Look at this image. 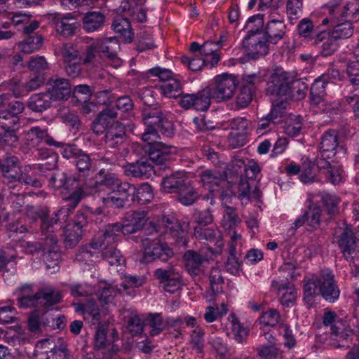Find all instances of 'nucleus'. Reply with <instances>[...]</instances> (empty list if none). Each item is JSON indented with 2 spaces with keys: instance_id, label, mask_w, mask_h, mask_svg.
<instances>
[{
  "instance_id": "1",
  "label": "nucleus",
  "mask_w": 359,
  "mask_h": 359,
  "mask_svg": "<svg viewBox=\"0 0 359 359\" xmlns=\"http://www.w3.org/2000/svg\"><path fill=\"white\" fill-rule=\"evenodd\" d=\"M17 304L21 309H48L59 304L62 299L61 292L51 287H43L34 293L33 285L25 284L15 292Z\"/></svg>"
},
{
  "instance_id": "2",
  "label": "nucleus",
  "mask_w": 359,
  "mask_h": 359,
  "mask_svg": "<svg viewBox=\"0 0 359 359\" xmlns=\"http://www.w3.org/2000/svg\"><path fill=\"white\" fill-rule=\"evenodd\" d=\"M96 177L98 180L95 184H90L85 180L75 187L72 191L64 198L65 202L67 203L69 210H74L82 200L92 196L96 192V185L106 187L111 191L123 182L118 178L114 173L105 169L100 170Z\"/></svg>"
},
{
  "instance_id": "3",
  "label": "nucleus",
  "mask_w": 359,
  "mask_h": 359,
  "mask_svg": "<svg viewBox=\"0 0 359 359\" xmlns=\"http://www.w3.org/2000/svg\"><path fill=\"white\" fill-rule=\"evenodd\" d=\"M334 275L328 269L321 271L319 275L304 279V299L309 306L314 304L315 298L318 295L330 302H334Z\"/></svg>"
},
{
  "instance_id": "4",
  "label": "nucleus",
  "mask_w": 359,
  "mask_h": 359,
  "mask_svg": "<svg viewBox=\"0 0 359 359\" xmlns=\"http://www.w3.org/2000/svg\"><path fill=\"white\" fill-rule=\"evenodd\" d=\"M253 22H257L256 28H252L248 32V34L243 40L242 48L250 58L257 60L269 53L271 42L259 29L264 25V15L257 14L250 17L246 26L249 27Z\"/></svg>"
},
{
  "instance_id": "5",
  "label": "nucleus",
  "mask_w": 359,
  "mask_h": 359,
  "mask_svg": "<svg viewBox=\"0 0 359 359\" xmlns=\"http://www.w3.org/2000/svg\"><path fill=\"white\" fill-rule=\"evenodd\" d=\"M67 207V204L66 205ZM69 210L67 208H61L55 212L51 217H49L50 210L46 205H27L25 208V215L29 224H36L39 222V226L41 231L53 228L60 220L66 217Z\"/></svg>"
},
{
  "instance_id": "6",
  "label": "nucleus",
  "mask_w": 359,
  "mask_h": 359,
  "mask_svg": "<svg viewBox=\"0 0 359 359\" xmlns=\"http://www.w3.org/2000/svg\"><path fill=\"white\" fill-rule=\"evenodd\" d=\"M123 219L124 235L133 234L143 229L146 233L151 234L158 230L156 223L154 221H149L148 212L145 210L128 212Z\"/></svg>"
},
{
  "instance_id": "7",
  "label": "nucleus",
  "mask_w": 359,
  "mask_h": 359,
  "mask_svg": "<svg viewBox=\"0 0 359 359\" xmlns=\"http://www.w3.org/2000/svg\"><path fill=\"white\" fill-rule=\"evenodd\" d=\"M142 244L144 248L143 259L146 262L156 260L168 262L174 256L172 249L158 239L151 240L147 238L142 241Z\"/></svg>"
},
{
  "instance_id": "8",
  "label": "nucleus",
  "mask_w": 359,
  "mask_h": 359,
  "mask_svg": "<svg viewBox=\"0 0 359 359\" xmlns=\"http://www.w3.org/2000/svg\"><path fill=\"white\" fill-rule=\"evenodd\" d=\"M62 154L65 158L74 159L76 168L82 176H88L94 169L95 162L90 154L75 145L65 146Z\"/></svg>"
},
{
  "instance_id": "9",
  "label": "nucleus",
  "mask_w": 359,
  "mask_h": 359,
  "mask_svg": "<svg viewBox=\"0 0 359 359\" xmlns=\"http://www.w3.org/2000/svg\"><path fill=\"white\" fill-rule=\"evenodd\" d=\"M215 86L211 88L212 98L217 102L231 99L237 87L236 77L233 75L223 74L215 77Z\"/></svg>"
},
{
  "instance_id": "10",
  "label": "nucleus",
  "mask_w": 359,
  "mask_h": 359,
  "mask_svg": "<svg viewBox=\"0 0 359 359\" xmlns=\"http://www.w3.org/2000/svg\"><path fill=\"white\" fill-rule=\"evenodd\" d=\"M34 359H72L68 353L67 345L56 346L45 339L38 341L34 352Z\"/></svg>"
},
{
  "instance_id": "11",
  "label": "nucleus",
  "mask_w": 359,
  "mask_h": 359,
  "mask_svg": "<svg viewBox=\"0 0 359 359\" xmlns=\"http://www.w3.org/2000/svg\"><path fill=\"white\" fill-rule=\"evenodd\" d=\"M194 236L197 240L205 244L214 245V248L208 247L205 248L210 254L217 255L222 252L224 243L219 231L209 226L194 227Z\"/></svg>"
},
{
  "instance_id": "12",
  "label": "nucleus",
  "mask_w": 359,
  "mask_h": 359,
  "mask_svg": "<svg viewBox=\"0 0 359 359\" xmlns=\"http://www.w3.org/2000/svg\"><path fill=\"white\" fill-rule=\"evenodd\" d=\"M25 104L20 101L9 102L4 109L0 110V127L1 129H19L20 114L25 110Z\"/></svg>"
},
{
  "instance_id": "13",
  "label": "nucleus",
  "mask_w": 359,
  "mask_h": 359,
  "mask_svg": "<svg viewBox=\"0 0 359 359\" xmlns=\"http://www.w3.org/2000/svg\"><path fill=\"white\" fill-rule=\"evenodd\" d=\"M293 76L287 72H276L269 78L266 93L268 95H275L286 97L289 93Z\"/></svg>"
},
{
  "instance_id": "14",
  "label": "nucleus",
  "mask_w": 359,
  "mask_h": 359,
  "mask_svg": "<svg viewBox=\"0 0 359 359\" xmlns=\"http://www.w3.org/2000/svg\"><path fill=\"white\" fill-rule=\"evenodd\" d=\"M31 169L29 165L26 166L24 170L22 169V166L20 165V168L15 170H11L9 173L15 176L16 175L18 177H16V180H11L9 179V182L6 181V172L2 175L3 182L8 187L9 189L20 191L22 189V185L31 186L35 188H39L42 186L41 181L32 177L29 174V170Z\"/></svg>"
},
{
  "instance_id": "15",
  "label": "nucleus",
  "mask_w": 359,
  "mask_h": 359,
  "mask_svg": "<svg viewBox=\"0 0 359 359\" xmlns=\"http://www.w3.org/2000/svg\"><path fill=\"white\" fill-rule=\"evenodd\" d=\"M212 255L207 251L205 248L200 249L198 251L187 250L183 255L186 269L192 276L198 275L203 262L211 259Z\"/></svg>"
},
{
  "instance_id": "16",
  "label": "nucleus",
  "mask_w": 359,
  "mask_h": 359,
  "mask_svg": "<svg viewBox=\"0 0 359 359\" xmlns=\"http://www.w3.org/2000/svg\"><path fill=\"white\" fill-rule=\"evenodd\" d=\"M97 48L101 57H105L114 67L121 65V60L118 57L120 50V43L116 37H109L103 40H97Z\"/></svg>"
},
{
  "instance_id": "17",
  "label": "nucleus",
  "mask_w": 359,
  "mask_h": 359,
  "mask_svg": "<svg viewBox=\"0 0 359 359\" xmlns=\"http://www.w3.org/2000/svg\"><path fill=\"white\" fill-rule=\"evenodd\" d=\"M172 147L161 142L147 146L145 152L151 161L157 165L167 168L171 158Z\"/></svg>"
},
{
  "instance_id": "18",
  "label": "nucleus",
  "mask_w": 359,
  "mask_h": 359,
  "mask_svg": "<svg viewBox=\"0 0 359 359\" xmlns=\"http://www.w3.org/2000/svg\"><path fill=\"white\" fill-rule=\"evenodd\" d=\"M116 118L117 111L116 109L106 107L98 112L91 123L90 129L97 135H102L116 122L115 121Z\"/></svg>"
},
{
  "instance_id": "19",
  "label": "nucleus",
  "mask_w": 359,
  "mask_h": 359,
  "mask_svg": "<svg viewBox=\"0 0 359 359\" xmlns=\"http://www.w3.org/2000/svg\"><path fill=\"white\" fill-rule=\"evenodd\" d=\"M47 92L54 101L67 100L72 92L71 84L65 78H50L47 82Z\"/></svg>"
},
{
  "instance_id": "20",
  "label": "nucleus",
  "mask_w": 359,
  "mask_h": 359,
  "mask_svg": "<svg viewBox=\"0 0 359 359\" xmlns=\"http://www.w3.org/2000/svg\"><path fill=\"white\" fill-rule=\"evenodd\" d=\"M124 174L127 177L135 178H148L154 171V166L146 157H141L133 163H128L123 166Z\"/></svg>"
},
{
  "instance_id": "21",
  "label": "nucleus",
  "mask_w": 359,
  "mask_h": 359,
  "mask_svg": "<svg viewBox=\"0 0 359 359\" xmlns=\"http://www.w3.org/2000/svg\"><path fill=\"white\" fill-rule=\"evenodd\" d=\"M120 232L123 233V226L121 223L109 224L105 226L102 236L93 241L90 245L93 249H99L104 245H116Z\"/></svg>"
},
{
  "instance_id": "22",
  "label": "nucleus",
  "mask_w": 359,
  "mask_h": 359,
  "mask_svg": "<svg viewBox=\"0 0 359 359\" xmlns=\"http://www.w3.org/2000/svg\"><path fill=\"white\" fill-rule=\"evenodd\" d=\"M187 183V175L184 171L173 172L163 177L161 185L163 191L176 194Z\"/></svg>"
},
{
  "instance_id": "23",
  "label": "nucleus",
  "mask_w": 359,
  "mask_h": 359,
  "mask_svg": "<svg viewBox=\"0 0 359 359\" xmlns=\"http://www.w3.org/2000/svg\"><path fill=\"white\" fill-rule=\"evenodd\" d=\"M53 20L57 32L65 37L74 35L79 27L76 18L71 13L64 15L56 14Z\"/></svg>"
},
{
  "instance_id": "24",
  "label": "nucleus",
  "mask_w": 359,
  "mask_h": 359,
  "mask_svg": "<svg viewBox=\"0 0 359 359\" xmlns=\"http://www.w3.org/2000/svg\"><path fill=\"white\" fill-rule=\"evenodd\" d=\"M127 140L124 125L119 121L114 123L105 133L104 142L109 148H118Z\"/></svg>"
},
{
  "instance_id": "25",
  "label": "nucleus",
  "mask_w": 359,
  "mask_h": 359,
  "mask_svg": "<svg viewBox=\"0 0 359 359\" xmlns=\"http://www.w3.org/2000/svg\"><path fill=\"white\" fill-rule=\"evenodd\" d=\"M147 0H122L120 8L127 15L139 22L147 20V11L142 7Z\"/></svg>"
},
{
  "instance_id": "26",
  "label": "nucleus",
  "mask_w": 359,
  "mask_h": 359,
  "mask_svg": "<svg viewBox=\"0 0 359 359\" xmlns=\"http://www.w3.org/2000/svg\"><path fill=\"white\" fill-rule=\"evenodd\" d=\"M322 158L316 160V165L319 169L327 170V175L329 181L335 184V176L334 170L337 165L336 154L337 149H321Z\"/></svg>"
},
{
  "instance_id": "27",
  "label": "nucleus",
  "mask_w": 359,
  "mask_h": 359,
  "mask_svg": "<svg viewBox=\"0 0 359 359\" xmlns=\"http://www.w3.org/2000/svg\"><path fill=\"white\" fill-rule=\"evenodd\" d=\"M359 231L353 233L349 229H345L343 234L341 236L339 245L341 249L345 258L348 259L356 250H359Z\"/></svg>"
},
{
  "instance_id": "28",
  "label": "nucleus",
  "mask_w": 359,
  "mask_h": 359,
  "mask_svg": "<svg viewBox=\"0 0 359 359\" xmlns=\"http://www.w3.org/2000/svg\"><path fill=\"white\" fill-rule=\"evenodd\" d=\"M53 101V100L46 91L33 94L29 98L27 105L32 111L42 113L51 107Z\"/></svg>"
},
{
  "instance_id": "29",
  "label": "nucleus",
  "mask_w": 359,
  "mask_h": 359,
  "mask_svg": "<svg viewBox=\"0 0 359 359\" xmlns=\"http://www.w3.org/2000/svg\"><path fill=\"white\" fill-rule=\"evenodd\" d=\"M106 21V16L100 11H88L82 18L83 28L86 32H93L101 29Z\"/></svg>"
},
{
  "instance_id": "30",
  "label": "nucleus",
  "mask_w": 359,
  "mask_h": 359,
  "mask_svg": "<svg viewBox=\"0 0 359 359\" xmlns=\"http://www.w3.org/2000/svg\"><path fill=\"white\" fill-rule=\"evenodd\" d=\"M286 25L283 20H271L265 27L264 34L271 43L276 44L285 34Z\"/></svg>"
},
{
  "instance_id": "31",
  "label": "nucleus",
  "mask_w": 359,
  "mask_h": 359,
  "mask_svg": "<svg viewBox=\"0 0 359 359\" xmlns=\"http://www.w3.org/2000/svg\"><path fill=\"white\" fill-rule=\"evenodd\" d=\"M337 33L335 29L323 30L316 35V40L323 41L327 40L322 45V54L324 56L332 55L337 48Z\"/></svg>"
},
{
  "instance_id": "32",
  "label": "nucleus",
  "mask_w": 359,
  "mask_h": 359,
  "mask_svg": "<svg viewBox=\"0 0 359 359\" xmlns=\"http://www.w3.org/2000/svg\"><path fill=\"white\" fill-rule=\"evenodd\" d=\"M111 27L116 33L123 37L125 42L130 43L133 40V32L130 22L126 18L121 16L116 17L111 24Z\"/></svg>"
},
{
  "instance_id": "33",
  "label": "nucleus",
  "mask_w": 359,
  "mask_h": 359,
  "mask_svg": "<svg viewBox=\"0 0 359 359\" xmlns=\"http://www.w3.org/2000/svg\"><path fill=\"white\" fill-rule=\"evenodd\" d=\"M96 97L100 100L98 103L92 101H86L82 102L81 107V112L84 115H88L91 113H96L99 111V106L104 105L107 104V101L110 98V91L109 90H104L99 91L96 93Z\"/></svg>"
},
{
  "instance_id": "34",
  "label": "nucleus",
  "mask_w": 359,
  "mask_h": 359,
  "mask_svg": "<svg viewBox=\"0 0 359 359\" xmlns=\"http://www.w3.org/2000/svg\"><path fill=\"white\" fill-rule=\"evenodd\" d=\"M20 165L21 162L19 158L11 154H6L3 158L0 159V172L2 175L6 172V179L8 183L9 179L16 180V177H18L16 175L13 176L9 173L11 170L20 169Z\"/></svg>"
},
{
  "instance_id": "35",
  "label": "nucleus",
  "mask_w": 359,
  "mask_h": 359,
  "mask_svg": "<svg viewBox=\"0 0 359 359\" xmlns=\"http://www.w3.org/2000/svg\"><path fill=\"white\" fill-rule=\"evenodd\" d=\"M163 117V113L157 104L154 107H144L142 109V121L147 128H157V126Z\"/></svg>"
},
{
  "instance_id": "36",
  "label": "nucleus",
  "mask_w": 359,
  "mask_h": 359,
  "mask_svg": "<svg viewBox=\"0 0 359 359\" xmlns=\"http://www.w3.org/2000/svg\"><path fill=\"white\" fill-rule=\"evenodd\" d=\"M99 249L102 250V257L106 259L111 266H119L125 262V259L116 245H104Z\"/></svg>"
},
{
  "instance_id": "37",
  "label": "nucleus",
  "mask_w": 359,
  "mask_h": 359,
  "mask_svg": "<svg viewBox=\"0 0 359 359\" xmlns=\"http://www.w3.org/2000/svg\"><path fill=\"white\" fill-rule=\"evenodd\" d=\"M43 39L41 34L27 36L18 43V48L24 53L29 54L39 50L43 44Z\"/></svg>"
},
{
  "instance_id": "38",
  "label": "nucleus",
  "mask_w": 359,
  "mask_h": 359,
  "mask_svg": "<svg viewBox=\"0 0 359 359\" xmlns=\"http://www.w3.org/2000/svg\"><path fill=\"white\" fill-rule=\"evenodd\" d=\"M200 177L203 186L212 191L224 181L222 175L217 170H205L200 174Z\"/></svg>"
},
{
  "instance_id": "39",
  "label": "nucleus",
  "mask_w": 359,
  "mask_h": 359,
  "mask_svg": "<svg viewBox=\"0 0 359 359\" xmlns=\"http://www.w3.org/2000/svg\"><path fill=\"white\" fill-rule=\"evenodd\" d=\"M307 89L308 85L305 81L302 79H294L293 76L289 93L285 99H292L297 101L302 100L306 97Z\"/></svg>"
},
{
  "instance_id": "40",
  "label": "nucleus",
  "mask_w": 359,
  "mask_h": 359,
  "mask_svg": "<svg viewBox=\"0 0 359 359\" xmlns=\"http://www.w3.org/2000/svg\"><path fill=\"white\" fill-rule=\"evenodd\" d=\"M327 82L323 78L316 79L310 88V100L316 105L319 104L326 95L325 86Z\"/></svg>"
},
{
  "instance_id": "41",
  "label": "nucleus",
  "mask_w": 359,
  "mask_h": 359,
  "mask_svg": "<svg viewBox=\"0 0 359 359\" xmlns=\"http://www.w3.org/2000/svg\"><path fill=\"white\" fill-rule=\"evenodd\" d=\"M212 98L211 88H205L194 93V109L196 111H206L210 106V100Z\"/></svg>"
},
{
  "instance_id": "42",
  "label": "nucleus",
  "mask_w": 359,
  "mask_h": 359,
  "mask_svg": "<svg viewBox=\"0 0 359 359\" xmlns=\"http://www.w3.org/2000/svg\"><path fill=\"white\" fill-rule=\"evenodd\" d=\"M194 227L208 226L212 224L214 216L210 208L204 210L195 209L192 215Z\"/></svg>"
},
{
  "instance_id": "43",
  "label": "nucleus",
  "mask_w": 359,
  "mask_h": 359,
  "mask_svg": "<svg viewBox=\"0 0 359 359\" xmlns=\"http://www.w3.org/2000/svg\"><path fill=\"white\" fill-rule=\"evenodd\" d=\"M176 194H178V201L187 206L193 205L199 198L198 193L188 182L185 184L184 187L182 188Z\"/></svg>"
},
{
  "instance_id": "44",
  "label": "nucleus",
  "mask_w": 359,
  "mask_h": 359,
  "mask_svg": "<svg viewBox=\"0 0 359 359\" xmlns=\"http://www.w3.org/2000/svg\"><path fill=\"white\" fill-rule=\"evenodd\" d=\"M110 192L120 199L123 198L124 202L128 203L130 199L133 200L135 195V187L128 182H123Z\"/></svg>"
},
{
  "instance_id": "45",
  "label": "nucleus",
  "mask_w": 359,
  "mask_h": 359,
  "mask_svg": "<svg viewBox=\"0 0 359 359\" xmlns=\"http://www.w3.org/2000/svg\"><path fill=\"white\" fill-rule=\"evenodd\" d=\"M51 229L42 231L43 237L39 239L44 253L58 251V239Z\"/></svg>"
},
{
  "instance_id": "46",
  "label": "nucleus",
  "mask_w": 359,
  "mask_h": 359,
  "mask_svg": "<svg viewBox=\"0 0 359 359\" xmlns=\"http://www.w3.org/2000/svg\"><path fill=\"white\" fill-rule=\"evenodd\" d=\"M160 89L165 96L170 98H176L182 94L180 82L176 79H168L166 82L163 83Z\"/></svg>"
},
{
  "instance_id": "47",
  "label": "nucleus",
  "mask_w": 359,
  "mask_h": 359,
  "mask_svg": "<svg viewBox=\"0 0 359 359\" xmlns=\"http://www.w3.org/2000/svg\"><path fill=\"white\" fill-rule=\"evenodd\" d=\"M83 233L81 230H77L70 225L67 226L63 233V243L66 248H73L81 241Z\"/></svg>"
},
{
  "instance_id": "48",
  "label": "nucleus",
  "mask_w": 359,
  "mask_h": 359,
  "mask_svg": "<svg viewBox=\"0 0 359 359\" xmlns=\"http://www.w3.org/2000/svg\"><path fill=\"white\" fill-rule=\"evenodd\" d=\"M286 100H276L273 103L271 112L268 114L271 117V123L274 124L280 123L286 116V108L287 107Z\"/></svg>"
},
{
  "instance_id": "49",
  "label": "nucleus",
  "mask_w": 359,
  "mask_h": 359,
  "mask_svg": "<svg viewBox=\"0 0 359 359\" xmlns=\"http://www.w3.org/2000/svg\"><path fill=\"white\" fill-rule=\"evenodd\" d=\"M254 88L248 85H242L236 96V107L243 109L248 107L252 100Z\"/></svg>"
},
{
  "instance_id": "50",
  "label": "nucleus",
  "mask_w": 359,
  "mask_h": 359,
  "mask_svg": "<svg viewBox=\"0 0 359 359\" xmlns=\"http://www.w3.org/2000/svg\"><path fill=\"white\" fill-rule=\"evenodd\" d=\"M72 180L74 182H78V178L74 177L72 179H69L67 175L62 171H57L53 173L48 179L49 184L55 189L65 188L69 189L67 186L68 182Z\"/></svg>"
},
{
  "instance_id": "51",
  "label": "nucleus",
  "mask_w": 359,
  "mask_h": 359,
  "mask_svg": "<svg viewBox=\"0 0 359 359\" xmlns=\"http://www.w3.org/2000/svg\"><path fill=\"white\" fill-rule=\"evenodd\" d=\"M135 194L140 204L149 203L154 198L153 188L148 183H143L137 189L135 188Z\"/></svg>"
},
{
  "instance_id": "52",
  "label": "nucleus",
  "mask_w": 359,
  "mask_h": 359,
  "mask_svg": "<svg viewBox=\"0 0 359 359\" xmlns=\"http://www.w3.org/2000/svg\"><path fill=\"white\" fill-rule=\"evenodd\" d=\"M45 80V73H32L29 76V81L24 83L23 90L25 91V95L28 93L36 90L42 86Z\"/></svg>"
},
{
  "instance_id": "53",
  "label": "nucleus",
  "mask_w": 359,
  "mask_h": 359,
  "mask_svg": "<svg viewBox=\"0 0 359 359\" xmlns=\"http://www.w3.org/2000/svg\"><path fill=\"white\" fill-rule=\"evenodd\" d=\"M231 318V330L233 334V338L238 343H243L246 340L249 335V330L248 327H243L234 315H232Z\"/></svg>"
},
{
  "instance_id": "54",
  "label": "nucleus",
  "mask_w": 359,
  "mask_h": 359,
  "mask_svg": "<svg viewBox=\"0 0 359 359\" xmlns=\"http://www.w3.org/2000/svg\"><path fill=\"white\" fill-rule=\"evenodd\" d=\"M209 280L211 289L214 294H218L222 291V286L224 280L222 275V271L218 267L211 269Z\"/></svg>"
},
{
  "instance_id": "55",
  "label": "nucleus",
  "mask_w": 359,
  "mask_h": 359,
  "mask_svg": "<svg viewBox=\"0 0 359 359\" xmlns=\"http://www.w3.org/2000/svg\"><path fill=\"white\" fill-rule=\"evenodd\" d=\"M4 131L0 133V145L7 147H14L19 141V137L17 131L19 129H2Z\"/></svg>"
},
{
  "instance_id": "56",
  "label": "nucleus",
  "mask_w": 359,
  "mask_h": 359,
  "mask_svg": "<svg viewBox=\"0 0 359 359\" xmlns=\"http://www.w3.org/2000/svg\"><path fill=\"white\" fill-rule=\"evenodd\" d=\"M147 320L148 325L151 327L150 334L151 336H156L159 334L165 328L162 316L160 313L150 314Z\"/></svg>"
},
{
  "instance_id": "57",
  "label": "nucleus",
  "mask_w": 359,
  "mask_h": 359,
  "mask_svg": "<svg viewBox=\"0 0 359 359\" xmlns=\"http://www.w3.org/2000/svg\"><path fill=\"white\" fill-rule=\"evenodd\" d=\"M97 330L95 334V348L96 349L107 348V344L109 343V339H107V327L104 325L97 324Z\"/></svg>"
},
{
  "instance_id": "58",
  "label": "nucleus",
  "mask_w": 359,
  "mask_h": 359,
  "mask_svg": "<svg viewBox=\"0 0 359 359\" xmlns=\"http://www.w3.org/2000/svg\"><path fill=\"white\" fill-rule=\"evenodd\" d=\"M60 55L65 63H69L80 59L78 50L71 43H65L61 46Z\"/></svg>"
},
{
  "instance_id": "59",
  "label": "nucleus",
  "mask_w": 359,
  "mask_h": 359,
  "mask_svg": "<svg viewBox=\"0 0 359 359\" xmlns=\"http://www.w3.org/2000/svg\"><path fill=\"white\" fill-rule=\"evenodd\" d=\"M240 222L241 219L236 212V209L232 207H226L222 220L224 227L233 229Z\"/></svg>"
},
{
  "instance_id": "60",
  "label": "nucleus",
  "mask_w": 359,
  "mask_h": 359,
  "mask_svg": "<svg viewBox=\"0 0 359 359\" xmlns=\"http://www.w3.org/2000/svg\"><path fill=\"white\" fill-rule=\"evenodd\" d=\"M121 291V288H118L116 286H113L110 284H106L100 292L98 299L102 305L107 304Z\"/></svg>"
},
{
  "instance_id": "61",
  "label": "nucleus",
  "mask_w": 359,
  "mask_h": 359,
  "mask_svg": "<svg viewBox=\"0 0 359 359\" xmlns=\"http://www.w3.org/2000/svg\"><path fill=\"white\" fill-rule=\"evenodd\" d=\"M235 251L236 245L232 244L230 245L229 255L225 262L226 271L233 275L238 273L241 266V262H239L238 259L236 257Z\"/></svg>"
},
{
  "instance_id": "62",
  "label": "nucleus",
  "mask_w": 359,
  "mask_h": 359,
  "mask_svg": "<svg viewBox=\"0 0 359 359\" xmlns=\"http://www.w3.org/2000/svg\"><path fill=\"white\" fill-rule=\"evenodd\" d=\"M41 315V311L39 309L34 310L28 315V330L34 334H38L41 332V324L40 321Z\"/></svg>"
},
{
  "instance_id": "63",
  "label": "nucleus",
  "mask_w": 359,
  "mask_h": 359,
  "mask_svg": "<svg viewBox=\"0 0 359 359\" xmlns=\"http://www.w3.org/2000/svg\"><path fill=\"white\" fill-rule=\"evenodd\" d=\"M28 68L33 73H44V71L49 69V65L43 56L32 57L28 63Z\"/></svg>"
},
{
  "instance_id": "64",
  "label": "nucleus",
  "mask_w": 359,
  "mask_h": 359,
  "mask_svg": "<svg viewBox=\"0 0 359 359\" xmlns=\"http://www.w3.org/2000/svg\"><path fill=\"white\" fill-rule=\"evenodd\" d=\"M151 36L146 31H141L137 34V49L140 52L152 49L155 47Z\"/></svg>"
}]
</instances>
